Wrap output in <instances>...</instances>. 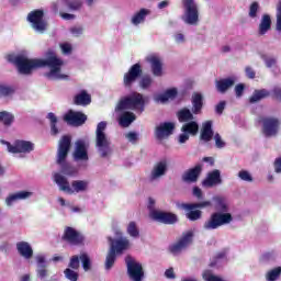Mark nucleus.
<instances>
[{"label":"nucleus","mask_w":281,"mask_h":281,"mask_svg":"<svg viewBox=\"0 0 281 281\" xmlns=\"http://www.w3.org/2000/svg\"><path fill=\"white\" fill-rule=\"evenodd\" d=\"M215 201V210L210 215L209 220L204 222L203 229L207 232L212 229H218V227H223V225H229L232 221H234V216L229 213V206L225 203V199L223 198H214Z\"/></svg>","instance_id":"f257e3e1"},{"label":"nucleus","mask_w":281,"mask_h":281,"mask_svg":"<svg viewBox=\"0 0 281 281\" xmlns=\"http://www.w3.org/2000/svg\"><path fill=\"white\" fill-rule=\"evenodd\" d=\"M146 106V99L144 98V94L139 92H133L130 95L122 97L116 106L115 111L122 112V111H140L144 112V109Z\"/></svg>","instance_id":"f03ea898"},{"label":"nucleus","mask_w":281,"mask_h":281,"mask_svg":"<svg viewBox=\"0 0 281 281\" xmlns=\"http://www.w3.org/2000/svg\"><path fill=\"white\" fill-rule=\"evenodd\" d=\"M54 181L59 186L61 192H67V194H75V192H86L89 188V182L87 180H74L71 187L69 186V180L60 173L54 175Z\"/></svg>","instance_id":"7ed1b4c3"},{"label":"nucleus","mask_w":281,"mask_h":281,"mask_svg":"<svg viewBox=\"0 0 281 281\" xmlns=\"http://www.w3.org/2000/svg\"><path fill=\"white\" fill-rule=\"evenodd\" d=\"M178 207L186 211V218H188V221L194 222L203 218V212L201 210H204V207H212V202L180 203L178 204Z\"/></svg>","instance_id":"20e7f679"},{"label":"nucleus","mask_w":281,"mask_h":281,"mask_svg":"<svg viewBox=\"0 0 281 281\" xmlns=\"http://www.w3.org/2000/svg\"><path fill=\"white\" fill-rule=\"evenodd\" d=\"M40 67H49L50 71L46 74L47 78H65L60 75V68L63 67V59L57 58L54 52L49 50L46 59H38Z\"/></svg>","instance_id":"39448f33"},{"label":"nucleus","mask_w":281,"mask_h":281,"mask_svg":"<svg viewBox=\"0 0 281 281\" xmlns=\"http://www.w3.org/2000/svg\"><path fill=\"white\" fill-rule=\"evenodd\" d=\"M104 131H106V122L101 121L97 125L95 142L97 148H99V153L102 158H106L111 154V140H109V137H106Z\"/></svg>","instance_id":"423d86ee"},{"label":"nucleus","mask_w":281,"mask_h":281,"mask_svg":"<svg viewBox=\"0 0 281 281\" xmlns=\"http://www.w3.org/2000/svg\"><path fill=\"white\" fill-rule=\"evenodd\" d=\"M8 61L15 65L20 74H32V69H38V59H27L23 55H8Z\"/></svg>","instance_id":"0eeeda50"},{"label":"nucleus","mask_w":281,"mask_h":281,"mask_svg":"<svg viewBox=\"0 0 281 281\" xmlns=\"http://www.w3.org/2000/svg\"><path fill=\"white\" fill-rule=\"evenodd\" d=\"M61 240L63 243H67V245L80 247L85 245V235L71 226H66L61 235Z\"/></svg>","instance_id":"6e6552de"},{"label":"nucleus","mask_w":281,"mask_h":281,"mask_svg":"<svg viewBox=\"0 0 281 281\" xmlns=\"http://www.w3.org/2000/svg\"><path fill=\"white\" fill-rule=\"evenodd\" d=\"M259 123L262 124V133L266 137H276L280 131V120L273 116H260Z\"/></svg>","instance_id":"1a4fd4ad"},{"label":"nucleus","mask_w":281,"mask_h":281,"mask_svg":"<svg viewBox=\"0 0 281 281\" xmlns=\"http://www.w3.org/2000/svg\"><path fill=\"white\" fill-rule=\"evenodd\" d=\"M69 150H71V137L69 135H64L59 139L57 148L56 164H58V166H65L67 157L69 156Z\"/></svg>","instance_id":"9d476101"},{"label":"nucleus","mask_w":281,"mask_h":281,"mask_svg":"<svg viewBox=\"0 0 281 281\" xmlns=\"http://www.w3.org/2000/svg\"><path fill=\"white\" fill-rule=\"evenodd\" d=\"M194 240V232L188 231L182 233V236L178 239L177 243L169 246L170 254L177 255L181 254L183 249H188Z\"/></svg>","instance_id":"9b49d317"},{"label":"nucleus","mask_w":281,"mask_h":281,"mask_svg":"<svg viewBox=\"0 0 281 281\" xmlns=\"http://www.w3.org/2000/svg\"><path fill=\"white\" fill-rule=\"evenodd\" d=\"M126 267H127V274L130 280L132 281H142L144 280V267L142 263L135 261L133 257L127 256L125 258Z\"/></svg>","instance_id":"f8f14e48"},{"label":"nucleus","mask_w":281,"mask_h":281,"mask_svg":"<svg viewBox=\"0 0 281 281\" xmlns=\"http://www.w3.org/2000/svg\"><path fill=\"white\" fill-rule=\"evenodd\" d=\"M182 5L184 8V23L188 25H196L199 23V8L194 0H182Z\"/></svg>","instance_id":"ddd939ff"},{"label":"nucleus","mask_w":281,"mask_h":281,"mask_svg":"<svg viewBox=\"0 0 281 281\" xmlns=\"http://www.w3.org/2000/svg\"><path fill=\"white\" fill-rule=\"evenodd\" d=\"M45 12L41 9L34 10L27 15V21L31 23L33 30L41 32V34L47 30V22L43 20Z\"/></svg>","instance_id":"4468645a"},{"label":"nucleus","mask_w":281,"mask_h":281,"mask_svg":"<svg viewBox=\"0 0 281 281\" xmlns=\"http://www.w3.org/2000/svg\"><path fill=\"white\" fill-rule=\"evenodd\" d=\"M2 144H5L8 150L13 155H16L19 153L27 154L34 150V143L30 140H15L13 145L10 144V142L2 140Z\"/></svg>","instance_id":"2eb2a0df"},{"label":"nucleus","mask_w":281,"mask_h":281,"mask_svg":"<svg viewBox=\"0 0 281 281\" xmlns=\"http://www.w3.org/2000/svg\"><path fill=\"white\" fill-rule=\"evenodd\" d=\"M149 215L153 221H157L164 225H175V223H179V217L172 212L153 210Z\"/></svg>","instance_id":"dca6fc26"},{"label":"nucleus","mask_w":281,"mask_h":281,"mask_svg":"<svg viewBox=\"0 0 281 281\" xmlns=\"http://www.w3.org/2000/svg\"><path fill=\"white\" fill-rule=\"evenodd\" d=\"M142 64L137 63L130 67L128 71L123 76L124 87L131 88L133 83L137 81V78H142Z\"/></svg>","instance_id":"f3484780"},{"label":"nucleus","mask_w":281,"mask_h":281,"mask_svg":"<svg viewBox=\"0 0 281 281\" xmlns=\"http://www.w3.org/2000/svg\"><path fill=\"white\" fill-rule=\"evenodd\" d=\"M69 10L70 12H76L82 8V0H57L53 3V12L58 14L60 10Z\"/></svg>","instance_id":"a211bd4d"},{"label":"nucleus","mask_w":281,"mask_h":281,"mask_svg":"<svg viewBox=\"0 0 281 281\" xmlns=\"http://www.w3.org/2000/svg\"><path fill=\"white\" fill-rule=\"evenodd\" d=\"M65 122L70 126H82L87 122V114L80 111L69 110L64 116Z\"/></svg>","instance_id":"6ab92c4d"},{"label":"nucleus","mask_w":281,"mask_h":281,"mask_svg":"<svg viewBox=\"0 0 281 281\" xmlns=\"http://www.w3.org/2000/svg\"><path fill=\"white\" fill-rule=\"evenodd\" d=\"M175 133V123L172 122H164L160 123L155 128V137L156 139H167V137H170Z\"/></svg>","instance_id":"aec40b11"},{"label":"nucleus","mask_w":281,"mask_h":281,"mask_svg":"<svg viewBox=\"0 0 281 281\" xmlns=\"http://www.w3.org/2000/svg\"><path fill=\"white\" fill-rule=\"evenodd\" d=\"M202 172H203V166L195 165L193 168H190L187 171H184L181 179L184 183H196Z\"/></svg>","instance_id":"412c9836"},{"label":"nucleus","mask_w":281,"mask_h":281,"mask_svg":"<svg viewBox=\"0 0 281 281\" xmlns=\"http://www.w3.org/2000/svg\"><path fill=\"white\" fill-rule=\"evenodd\" d=\"M75 161H89V151L85 140H77L75 143V150L72 154Z\"/></svg>","instance_id":"4be33fe9"},{"label":"nucleus","mask_w":281,"mask_h":281,"mask_svg":"<svg viewBox=\"0 0 281 281\" xmlns=\"http://www.w3.org/2000/svg\"><path fill=\"white\" fill-rule=\"evenodd\" d=\"M146 61L150 64L151 67V74L156 77L164 76V64L161 63V59L155 55H150L146 58Z\"/></svg>","instance_id":"5701e85b"},{"label":"nucleus","mask_w":281,"mask_h":281,"mask_svg":"<svg viewBox=\"0 0 281 281\" xmlns=\"http://www.w3.org/2000/svg\"><path fill=\"white\" fill-rule=\"evenodd\" d=\"M221 183H223V179H221V171L218 169H214L207 173V177L203 180L202 186L205 188H214V186H218Z\"/></svg>","instance_id":"b1692460"},{"label":"nucleus","mask_w":281,"mask_h":281,"mask_svg":"<svg viewBox=\"0 0 281 281\" xmlns=\"http://www.w3.org/2000/svg\"><path fill=\"white\" fill-rule=\"evenodd\" d=\"M109 241L111 243L110 249H113L114 254H122V251H126V249L131 247V241L127 238L114 240L113 238L109 237Z\"/></svg>","instance_id":"393cba45"},{"label":"nucleus","mask_w":281,"mask_h":281,"mask_svg":"<svg viewBox=\"0 0 281 281\" xmlns=\"http://www.w3.org/2000/svg\"><path fill=\"white\" fill-rule=\"evenodd\" d=\"M32 194L33 193L30 191H20L16 193L9 194L5 198V205L8 207H12V205H14V203H16V201H25V199H30V196H32Z\"/></svg>","instance_id":"a878e982"},{"label":"nucleus","mask_w":281,"mask_h":281,"mask_svg":"<svg viewBox=\"0 0 281 281\" xmlns=\"http://www.w3.org/2000/svg\"><path fill=\"white\" fill-rule=\"evenodd\" d=\"M168 172V160H160L158 161L150 173L151 181H155V179H159L160 177H164Z\"/></svg>","instance_id":"bb28decb"},{"label":"nucleus","mask_w":281,"mask_h":281,"mask_svg":"<svg viewBox=\"0 0 281 281\" xmlns=\"http://www.w3.org/2000/svg\"><path fill=\"white\" fill-rule=\"evenodd\" d=\"M236 85L234 78H225L215 81V87L218 93H227V90L232 89Z\"/></svg>","instance_id":"cd10ccee"},{"label":"nucleus","mask_w":281,"mask_h":281,"mask_svg":"<svg viewBox=\"0 0 281 281\" xmlns=\"http://www.w3.org/2000/svg\"><path fill=\"white\" fill-rule=\"evenodd\" d=\"M192 113L194 115L201 114L203 111V94L194 92L191 98Z\"/></svg>","instance_id":"c85d7f7f"},{"label":"nucleus","mask_w":281,"mask_h":281,"mask_svg":"<svg viewBox=\"0 0 281 281\" xmlns=\"http://www.w3.org/2000/svg\"><path fill=\"white\" fill-rule=\"evenodd\" d=\"M214 137V130H212V121H206L202 125L200 139L202 142H212V138Z\"/></svg>","instance_id":"c756f323"},{"label":"nucleus","mask_w":281,"mask_h":281,"mask_svg":"<svg viewBox=\"0 0 281 281\" xmlns=\"http://www.w3.org/2000/svg\"><path fill=\"white\" fill-rule=\"evenodd\" d=\"M16 249L23 258H26L30 260L34 256V250L32 249V246L27 241H19L16 244Z\"/></svg>","instance_id":"7c9ffc66"},{"label":"nucleus","mask_w":281,"mask_h":281,"mask_svg":"<svg viewBox=\"0 0 281 281\" xmlns=\"http://www.w3.org/2000/svg\"><path fill=\"white\" fill-rule=\"evenodd\" d=\"M181 132L191 135V137H196L199 135V123L196 121H189L182 125Z\"/></svg>","instance_id":"2f4dec72"},{"label":"nucleus","mask_w":281,"mask_h":281,"mask_svg":"<svg viewBox=\"0 0 281 281\" xmlns=\"http://www.w3.org/2000/svg\"><path fill=\"white\" fill-rule=\"evenodd\" d=\"M135 120H137V116L135 115V113L126 111L123 114H121V116L119 117V124L123 128H128V125L133 124Z\"/></svg>","instance_id":"473e14b6"},{"label":"nucleus","mask_w":281,"mask_h":281,"mask_svg":"<svg viewBox=\"0 0 281 281\" xmlns=\"http://www.w3.org/2000/svg\"><path fill=\"white\" fill-rule=\"evenodd\" d=\"M269 30H271V15L263 14L261 18V22L259 23V30H258L259 36H265V34H267Z\"/></svg>","instance_id":"72a5a7b5"},{"label":"nucleus","mask_w":281,"mask_h":281,"mask_svg":"<svg viewBox=\"0 0 281 281\" xmlns=\"http://www.w3.org/2000/svg\"><path fill=\"white\" fill-rule=\"evenodd\" d=\"M91 102V94L87 93V91H81L74 98V103L77 106H88V104Z\"/></svg>","instance_id":"f704fd0d"},{"label":"nucleus","mask_w":281,"mask_h":281,"mask_svg":"<svg viewBox=\"0 0 281 281\" xmlns=\"http://www.w3.org/2000/svg\"><path fill=\"white\" fill-rule=\"evenodd\" d=\"M177 117H178V122L180 123H183V122L188 123V122L194 121V114L188 108H182L180 111H178Z\"/></svg>","instance_id":"c9c22d12"},{"label":"nucleus","mask_w":281,"mask_h":281,"mask_svg":"<svg viewBox=\"0 0 281 281\" xmlns=\"http://www.w3.org/2000/svg\"><path fill=\"white\" fill-rule=\"evenodd\" d=\"M150 14V10L148 9H140L133 18L132 23L133 25H139V23H144L146 21V16Z\"/></svg>","instance_id":"e433bc0d"},{"label":"nucleus","mask_w":281,"mask_h":281,"mask_svg":"<svg viewBox=\"0 0 281 281\" xmlns=\"http://www.w3.org/2000/svg\"><path fill=\"white\" fill-rule=\"evenodd\" d=\"M270 92L267 89L255 90L249 101L254 104V102H260L263 98H269Z\"/></svg>","instance_id":"4c0bfd02"},{"label":"nucleus","mask_w":281,"mask_h":281,"mask_svg":"<svg viewBox=\"0 0 281 281\" xmlns=\"http://www.w3.org/2000/svg\"><path fill=\"white\" fill-rule=\"evenodd\" d=\"M222 260H227V250H222L217 252L211 260L209 267L214 268L218 267Z\"/></svg>","instance_id":"58836bf2"},{"label":"nucleus","mask_w":281,"mask_h":281,"mask_svg":"<svg viewBox=\"0 0 281 281\" xmlns=\"http://www.w3.org/2000/svg\"><path fill=\"white\" fill-rule=\"evenodd\" d=\"M177 88H171L167 91H165L162 94L158 97V100L160 102H168L169 100H175L177 98Z\"/></svg>","instance_id":"ea45409f"},{"label":"nucleus","mask_w":281,"mask_h":281,"mask_svg":"<svg viewBox=\"0 0 281 281\" xmlns=\"http://www.w3.org/2000/svg\"><path fill=\"white\" fill-rule=\"evenodd\" d=\"M0 122L4 126H12V123L14 122V114H12L8 111L0 112Z\"/></svg>","instance_id":"a19ab883"},{"label":"nucleus","mask_w":281,"mask_h":281,"mask_svg":"<svg viewBox=\"0 0 281 281\" xmlns=\"http://www.w3.org/2000/svg\"><path fill=\"white\" fill-rule=\"evenodd\" d=\"M16 93V88L14 86L0 85V98H8Z\"/></svg>","instance_id":"79ce46f5"},{"label":"nucleus","mask_w":281,"mask_h":281,"mask_svg":"<svg viewBox=\"0 0 281 281\" xmlns=\"http://www.w3.org/2000/svg\"><path fill=\"white\" fill-rule=\"evenodd\" d=\"M47 120H49L50 122L52 135H58V127L56 126V124H58V117L56 116V114H54V112L48 113Z\"/></svg>","instance_id":"37998d69"},{"label":"nucleus","mask_w":281,"mask_h":281,"mask_svg":"<svg viewBox=\"0 0 281 281\" xmlns=\"http://www.w3.org/2000/svg\"><path fill=\"white\" fill-rule=\"evenodd\" d=\"M126 232L131 238H139V227H137V223L130 222Z\"/></svg>","instance_id":"c03bdc74"},{"label":"nucleus","mask_w":281,"mask_h":281,"mask_svg":"<svg viewBox=\"0 0 281 281\" xmlns=\"http://www.w3.org/2000/svg\"><path fill=\"white\" fill-rule=\"evenodd\" d=\"M116 255L114 249H110L108 252V256L105 258V269L109 271V269L113 268V265H115Z\"/></svg>","instance_id":"a18cd8bd"},{"label":"nucleus","mask_w":281,"mask_h":281,"mask_svg":"<svg viewBox=\"0 0 281 281\" xmlns=\"http://www.w3.org/2000/svg\"><path fill=\"white\" fill-rule=\"evenodd\" d=\"M280 276H281V267H277L268 271V273L266 274V280L276 281L280 278Z\"/></svg>","instance_id":"49530a36"},{"label":"nucleus","mask_w":281,"mask_h":281,"mask_svg":"<svg viewBox=\"0 0 281 281\" xmlns=\"http://www.w3.org/2000/svg\"><path fill=\"white\" fill-rule=\"evenodd\" d=\"M79 260H81V265L85 271L91 270V258H89V255L87 252H83L79 256Z\"/></svg>","instance_id":"de8ad7c7"},{"label":"nucleus","mask_w":281,"mask_h":281,"mask_svg":"<svg viewBox=\"0 0 281 281\" xmlns=\"http://www.w3.org/2000/svg\"><path fill=\"white\" fill-rule=\"evenodd\" d=\"M49 276V270H47V265H42L37 267V278L45 280Z\"/></svg>","instance_id":"09e8293b"},{"label":"nucleus","mask_w":281,"mask_h":281,"mask_svg":"<svg viewBox=\"0 0 281 281\" xmlns=\"http://www.w3.org/2000/svg\"><path fill=\"white\" fill-rule=\"evenodd\" d=\"M150 85H153V78L149 75L143 76L139 81L140 89H148Z\"/></svg>","instance_id":"8fccbe9b"},{"label":"nucleus","mask_w":281,"mask_h":281,"mask_svg":"<svg viewBox=\"0 0 281 281\" xmlns=\"http://www.w3.org/2000/svg\"><path fill=\"white\" fill-rule=\"evenodd\" d=\"M64 276L65 278H67V280H70V281H78V277H79L78 272L71 270L70 268L65 269Z\"/></svg>","instance_id":"3c124183"},{"label":"nucleus","mask_w":281,"mask_h":281,"mask_svg":"<svg viewBox=\"0 0 281 281\" xmlns=\"http://www.w3.org/2000/svg\"><path fill=\"white\" fill-rule=\"evenodd\" d=\"M238 177L239 179H241V181H247L248 183H251V181H254V177H251V173H249V171L247 170L239 171Z\"/></svg>","instance_id":"603ef678"},{"label":"nucleus","mask_w":281,"mask_h":281,"mask_svg":"<svg viewBox=\"0 0 281 281\" xmlns=\"http://www.w3.org/2000/svg\"><path fill=\"white\" fill-rule=\"evenodd\" d=\"M260 8V4L258 2H252L249 8V16L250 19H256L258 16V10Z\"/></svg>","instance_id":"864d4df0"},{"label":"nucleus","mask_w":281,"mask_h":281,"mask_svg":"<svg viewBox=\"0 0 281 281\" xmlns=\"http://www.w3.org/2000/svg\"><path fill=\"white\" fill-rule=\"evenodd\" d=\"M69 267L70 269H75V270L80 269V257L72 256L70 258Z\"/></svg>","instance_id":"5fc2aeb1"},{"label":"nucleus","mask_w":281,"mask_h":281,"mask_svg":"<svg viewBox=\"0 0 281 281\" xmlns=\"http://www.w3.org/2000/svg\"><path fill=\"white\" fill-rule=\"evenodd\" d=\"M214 139H215V146L216 148H225V142L223 140V138L221 137V134L216 133L214 135Z\"/></svg>","instance_id":"6e6d98bb"},{"label":"nucleus","mask_w":281,"mask_h":281,"mask_svg":"<svg viewBox=\"0 0 281 281\" xmlns=\"http://www.w3.org/2000/svg\"><path fill=\"white\" fill-rule=\"evenodd\" d=\"M278 14H277V31L281 32V1L279 2L278 7Z\"/></svg>","instance_id":"4d7b16f0"},{"label":"nucleus","mask_w":281,"mask_h":281,"mask_svg":"<svg viewBox=\"0 0 281 281\" xmlns=\"http://www.w3.org/2000/svg\"><path fill=\"white\" fill-rule=\"evenodd\" d=\"M227 105V102L221 101L216 106H215V112L218 115H223V112L225 111V106Z\"/></svg>","instance_id":"13d9d810"},{"label":"nucleus","mask_w":281,"mask_h":281,"mask_svg":"<svg viewBox=\"0 0 281 281\" xmlns=\"http://www.w3.org/2000/svg\"><path fill=\"white\" fill-rule=\"evenodd\" d=\"M235 93L237 98H241L243 93H245V85L244 83H238L235 87Z\"/></svg>","instance_id":"bf43d9fd"},{"label":"nucleus","mask_w":281,"mask_h":281,"mask_svg":"<svg viewBox=\"0 0 281 281\" xmlns=\"http://www.w3.org/2000/svg\"><path fill=\"white\" fill-rule=\"evenodd\" d=\"M82 32H85V29L82 26H72L70 29V34L74 36H81Z\"/></svg>","instance_id":"052dcab7"},{"label":"nucleus","mask_w":281,"mask_h":281,"mask_svg":"<svg viewBox=\"0 0 281 281\" xmlns=\"http://www.w3.org/2000/svg\"><path fill=\"white\" fill-rule=\"evenodd\" d=\"M273 258H276V255L273 254V251L271 252H266L261 256V261L262 262H269V260H273Z\"/></svg>","instance_id":"680f3d73"},{"label":"nucleus","mask_w":281,"mask_h":281,"mask_svg":"<svg viewBox=\"0 0 281 281\" xmlns=\"http://www.w3.org/2000/svg\"><path fill=\"white\" fill-rule=\"evenodd\" d=\"M193 196L198 199V201H201L203 199V191L199 187L193 188Z\"/></svg>","instance_id":"e2e57ef3"},{"label":"nucleus","mask_w":281,"mask_h":281,"mask_svg":"<svg viewBox=\"0 0 281 281\" xmlns=\"http://www.w3.org/2000/svg\"><path fill=\"white\" fill-rule=\"evenodd\" d=\"M272 98H274V100H279L281 102V88L280 87L273 88Z\"/></svg>","instance_id":"0e129e2a"},{"label":"nucleus","mask_w":281,"mask_h":281,"mask_svg":"<svg viewBox=\"0 0 281 281\" xmlns=\"http://www.w3.org/2000/svg\"><path fill=\"white\" fill-rule=\"evenodd\" d=\"M273 166H274V172H277V175H280L281 173V157L274 159Z\"/></svg>","instance_id":"69168bd1"},{"label":"nucleus","mask_w":281,"mask_h":281,"mask_svg":"<svg viewBox=\"0 0 281 281\" xmlns=\"http://www.w3.org/2000/svg\"><path fill=\"white\" fill-rule=\"evenodd\" d=\"M126 139H128V142H133V143L137 142V139H138L137 133H135V132H128V133L126 134Z\"/></svg>","instance_id":"338daca9"},{"label":"nucleus","mask_w":281,"mask_h":281,"mask_svg":"<svg viewBox=\"0 0 281 281\" xmlns=\"http://www.w3.org/2000/svg\"><path fill=\"white\" fill-rule=\"evenodd\" d=\"M60 47H61V50L64 54H71V45L70 44L65 43V44H61Z\"/></svg>","instance_id":"774afa93"}]
</instances>
